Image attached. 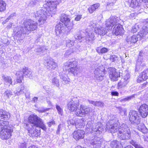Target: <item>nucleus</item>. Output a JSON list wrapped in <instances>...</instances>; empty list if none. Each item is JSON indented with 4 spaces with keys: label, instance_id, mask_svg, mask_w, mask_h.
<instances>
[{
    "label": "nucleus",
    "instance_id": "1",
    "mask_svg": "<svg viewBox=\"0 0 148 148\" xmlns=\"http://www.w3.org/2000/svg\"><path fill=\"white\" fill-rule=\"evenodd\" d=\"M60 2V0L54 1H45L44 7L34 13L35 17L38 20L39 25H42L45 22L47 16H52V14L56 10L57 5Z\"/></svg>",
    "mask_w": 148,
    "mask_h": 148
},
{
    "label": "nucleus",
    "instance_id": "2",
    "mask_svg": "<svg viewBox=\"0 0 148 148\" xmlns=\"http://www.w3.org/2000/svg\"><path fill=\"white\" fill-rule=\"evenodd\" d=\"M114 16H111L106 21L105 25L107 27H109V30L111 29L112 27L115 25L113 28L112 33L117 36L123 33L124 30L122 26L120 24L118 23L119 19Z\"/></svg>",
    "mask_w": 148,
    "mask_h": 148
},
{
    "label": "nucleus",
    "instance_id": "3",
    "mask_svg": "<svg viewBox=\"0 0 148 148\" xmlns=\"http://www.w3.org/2000/svg\"><path fill=\"white\" fill-rule=\"evenodd\" d=\"M38 23L36 22L31 19L25 20L22 27L19 28L17 32V35L18 36L22 34H25L29 31H34L37 27Z\"/></svg>",
    "mask_w": 148,
    "mask_h": 148
},
{
    "label": "nucleus",
    "instance_id": "4",
    "mask_svg": "<svg viewBox=\"0 0 148 148\" xmlns=\"http://www.w3.org/2000/svg\"><path fill=\"white\" fill-rule=\"evenodd\" d=\"M28 122L32 124V127L34 126L41 128L44 130H46V128L44 124L42 119L35 114L30 115L28 118Z\"/></svg>",
    "mask_w": 148,
    "mask_h": 148
},
{
    "label": "nucleus",
    "instance_id": "5",
    "mask_svg": "<svg viewBox=\"0 0 148 148\" xmlns=\"http://www.w3.org/2000/svg\"><path fill=\"white\" fill-rule=\"evenodd\" d=\"M118 133V137L121 139L127 140L130 137V131L127 126L124 123L120 126Z\"/></svg>",
    "mask_w": 148,
    "mask_h": 148
},
{
    "label": "nucleus",
    "instance_id": "6",
    "mask_svg": "<svg viewBox=\"0 0 148 148\" xmlns=\"http://www.w3.org/2000/svg\"><path fill=\"white\" fill-rule=\"evenodd\" d=\"M114 122V120H110L106 125V130L112 133L119 131V129L120 127V124L119 121H117L116 123L112 124Z\"/></svg>",
    "mask_w": 148,
    "mask_h": 148
},
{
    "label": "nucleus",
    "instance_id": "7",
    "mask_svg": "<svg viewBox=\"0 0 148 148\" xmlns=\"http://www.w3.org/2000/svg\"><path fill=\"white\" fill-rule=\"evenodd\" d=\"M129 116L130 120L132 124L138 125L140 123V116L137 111H130L129 113Z\"/></svg>",
    "mask_w": 148,
    "mask_h": 148
},
{
    "label": "nucleus",
    "instance_id": "8",
    "mask_svg": "<svg viewBox=\"0 0 148 148\" xmlns=\"http://www.w3.org/2000/svg\"><path fill=\"white\" fill-rule=\"evenodd\" d=\"M60 20L64 24L69 31L73 28L74 24L73 21H70V16H69L64 14H62Z\"/></svg>",
    "mask_w": 148,
    "mask_h": 148
},
{
    "label": "nucleus",
    "instance_id": "9",
    "mask_svg": "<svg viewBox=\"0 0 148 148\" xmlns=\"http://www.w3.org/2000/svg\"><path fill=\"white\" fill-rule=\"evenodd\" d=\"M90 110V108L86 106L81 105L79 108L75 110V114L78 116L84 117L86 114H88Z\"/></svg>",
    "mask_w": 148,
    "mask_h": 148
},
{
    "label": "nucleus",
    "instance_id": "10",
    "mask_svg": "<svg viewBox=\"0 0 148 148\" xmlns=\"http://www.w3.org/2000/svg\"><path fill=\"white\" fill-rule=\"evenodd\" d=\"M104 70V69L102 66H99L94 71L95 79L99 82L103 80L105 75Z\"/></svg>",
    "mask_w": 148,
    "mask_h": 148
},
{
    "label": "nucleus",
    "instance_id": "11",
    "mask_svg": "<svg viewBox=\"0 0 148 148\" xmlns=\"http://www.w3.org/2000/svg\"><path fill=\"white\" fill-rule=\"evenodd\" d=\"M13 128H10L7 129H2L0 132V137L2 140H7L11 136Z\"/></svg>",
    "mask_w": 148,
    "mask_h": 148
},
{
    "label": "nucleus",
    "instance_id": "12",
    "mask_svg": "<svg viewBox=\"0 0 148 148\" xmlns=\"http://www.w3.org/2000/svg\"><path fill=\"white\" fill-rule=\"evenodd\" d=\"M45 63L48 69H55L57 67V64L51 58L48 57L45 59Z\"/></svg>",
    "mask_w": 148,
    "mask_h": 148
},
{
    "label": "nucleus",
    "instance_id": "13",
    "mask_svg": "<svg viewBox=\"0 0 148 148\" xmlns=\"http://www.w3.org/2000/svg\"><path fill=\"white\" fill-rule=\"evenodd\" d=\"M89 142L93 148H100L102 143V140L99 137H95L89 140Z\"/></svg>",
    "mask_w": 148,
    "mask_h": 148
},
{
    "label": "nucleus",
    "instance_id": "14",
    "mask_svg": "<svg viewBox=\"0 0 148 148\" xmlns=\"http://www.w3.org/2000/svg\"><path fill=\"white\" fill-rule=\"evenodd\" d=\"M79 100L77 99H74L71 100L68 104V108L71 111H75L79 105Z\"/></svg>",
    "mask_w": 148,
    "mask_h": 148
},
{
    "label": "nucleus",
    "instance_id": "15",
    "mask_svg": "<svg viewBox=\"0 0 148 148\" xmlns=\"http://www.w3.org/2000/svg\"><path fill=\"white\" fill-rule=\"evenodd\" d=\"M138 111L141 116L143 118L146 117L148 115V106L144 104L138 108Z\"/></svg>",
    "mask_w": 148,
    "mask_h": 148
},
{
    "label": "nucleus",
    "instance_id": "16",
    "mask_svg": "<svg viewBox=\"0 0 148 148\" xmlns=\"http://www.w3.org/2000/svg\"><path fill=\"white\" fill-rule=\"evenodd\" d=\"M85 132L82 130H77L74 131L72 134L73 138L76 140H77L82 139L84 137Z\"/></svg>",
    "mask_w": 148,
    "mask_h": 148
},
{
    "label": "nucleus",
    "instance_id": "17",
    "mask_svg": "<svg viewBox=\"0 0 148 148\" xmlns=\"http://www.w3.org/2000/svg\"><path fill=\"white\" fill-rule=\"evenodd\" d=\"M110 71L109 77L111 80L113 81L117 80V78L120 77V75L118 72H116V69L114 68H110Z\"/></svg>",
    "mask_w": 148,
    "mask_h": 148
},
{
    "label": "nucleus",
    "instance_id": "18",
    "mask_svg": "<svg viewBox=\"0 0 148 148\" xmlns=\"http://www.w3.org/2000/svg\"><path fill=\"white\" fill-rule=\"evenodd\" d=\"M106 28L103 27H97L95 29V31L96 34L100 36H103L107 33V31H109V27H107Z\"/></svg>",
    "mask_w": 148,
    "mask_h": 148
},
{
    "label": "nucleus",
    "instance_id": "19",
    "mask_svg": "<svg viewBox=\"0 0 148 148\" xmlns=\"http://www.w3.org/2000/svg\"><path fill=\"white\" fill-rule=\"evenodd\" d=\"M82 69L79 66H77L75 67H71L69 69V71L73 74L74 75L79 76V73L82 71Z\"/></svg>",
    "mask_w": 148,
    "mask_h": 148
},
{
    "label": "nucleus",
    "instance_id": "20",
    "mask_svg": "<svg viewBox=\"0 0 148 148\" xmlns=\"http://www.w3.org/2000/svg\"><path fill=\"white\" fill-rule=\"evenodd\" d=\"M103 131V129L101 127V125L100 123L96 124L95 126L93 127L92 129L91 130L90 133H93L97 134Z\"/></svg>",
    "mask_w": 148,
    "mask_h": 148
},
{
    "label": "nucleus",
    "instance_id": "21",
    "mask_svg": "<svg viewBox=\"0 0 148 148\" xmlns=\"http://www.w3.org/2000/svg\"><path fill=\"white\" fill-rule=\"evenodd\" d=\"M64 27L63 24L60 23L57 25L55 27V32L57 36H59L60 34H62L64 33Z\"/></svg>",
    "mask_w": 148,
    "mask_h": 148
},
{
    "label": "nucleus",
    "instance_id": "22",
    "mask_svg": "<svg viewBox=\"0 0 148 148\" xmlns=\"http://www.w3.org/2000/svg\"><path fill=\"white\" fill-rule=\"evenodd\" d=\"M10 128H13V127L9 124V122L8 121L0 119V129H7Z\"/></svg>",
    "mask_w": 148,
    "mask_h": 148
},
{
    "label": "nucleus",
    "instance_id": "23",
    "mask_svg": "<svg viewBox=\"0 0 148 148\" xmlns=\"http://www.w3.org/2000/svg\"><path fill=\"white\" fill-rule=\"evenodd\" d=\"M66 67L70 68L74 67L77 66V61L75 59L70 60L64 64Z\"/></svg>",
    "mask_w": 148,
    "mask_h": 148
},
{
    "label": "nucleus",
    "instance_id": "24",
    "mask_svg": "<svg viewBox=\"0 0 148 148\" xmlns=\"http://www.w3.org/2000/svg\"><path fill=\"white\" fill-rule=\"evenodd\" d=\"M20 71L22 72L23 76H24L26 77H28L30 78H31L32 77V72L30 69H28L27 68L25 67L23 69L22 71Z\"/></svg>",
    "mask_w": 148,
    "mask_h": 148
},
{
    "label": "nucleus",
    "instance_id": "25",
    "mask_svg": "<svg viewBox=\"0 0 148 148\" xmlns=\"http://www.w3.org/2000/svg\"><path fill=\"white\" fill-rule=\"evenodd\" d=\"M126 40L129 43H135L138 40V38L135 35L132 36H128L126 38Z\"/></svg>",
    "mask_w": 148,
    "mask_h": 148
},
{
    "label": "nucleus",
    "instance_id": "26",
    "mask_svg": "<svg viewBox=\"0 0 148 148\" xmlns=\"http://www.w3.org/2000/svg\"><path fill=\"white\" fill-rule=\"evenodd\" d=\"M145 66L144 63L138 59L136 62V70L137 71H141Z\"/></svg>",
    "mask_w": 148,
    "mask_h": 148
},
{
    "label": "nucleus",
    "instance_id": "27",
    "mask_svg": "<svg viewBox=\"0 0 148 148\" xmlns=\"http://www.w3.org/2000/svg\"><path fill=\"white\" fill-rule=\"evenodd\" d=\"M141 3L140 0H132L131 3V6L134 8H138L140 7Z\"/></svg>",
    "mask_w": 148,
    "mask_h": 148
},
{
    "label": "nucleus",
    "instance_id": "28",
    "mask_svg": "<svg viewBox=\"0 0 148 148\" xmlns=\"http://www.w3.org/2000/svg\"><path fill=\"white\" fill-rule=\"evenodd\" d=\"M29 132L33 137H38L40 135V130L35 129L34 130H29Z\"/></svg>",
    "mask_w": 148,
    "mask_h": 148
},
{
    "label": "nucleus",
    "instance_id": "29",
    "mask_svg": "<svg viewBox=\"0 0 148 148\" xmlns=\"http://www.w3.org/2000/svg\"><path fill=\"white\" fill-rule=\"evenodd\" d=\"M120 143L117 140H113L111 141L110 145L112 148H121Z\"/></svg>",
    "mask_w": 148,
    "mask_h": 148
},
{
    "label": "nucleus",
    "instance_id": "30",
    "mask_svg": "<svg viewBox=\"0 0 148 148\" xmlns=\"http://www.w3.org/2000/svg\"><path fill=\"white\" fill-rule=\"evenodd\" d=\"M9 113L5 111H0V117L1 119L6 120L9 119Z\"/></svg>",
    "mask_w": 148,
    "mask_h": 148
},
{
    "label": "nucleus",
    "instance_id": "31",
    "mask_svg": "<svg viewBox=\"0 0 148 148\" xmlns=\"http://www.w3.org/2000/svg\"><path fill=\"white\" fill-rule=\"evenodd\" d=\"M128 82L129 81L125 80L122 78L118 83V88H121L125 86Z\"/></svg>",
    "mask_w": 148,
    "mask_h": 148
},
{
    "label": "nucleus",
    "instance_id": "32",
    "mask_svg": "<svg viewBox=\"0 0 148 148\" xmlns=\"http://www.w3.org/2000/svg\"><path fill=\"white\" fill-rule=\"evenodd\" d=\"M138 129L144 134L148 132L147 128L143 123L141 124L138 126Z\"/></svg>",
    "mask_w": 148,
    "mask_h": 148
},
{
    "label": "nucleus",
    "instance_id": "33",
    "mask_svg": "<svg viewBox=\"0 0 148 148\" xmlns=\"http://www.w3.org/2000/svg\"><path fill=\"white\" fill-rule=\"evenodd\" d=\"M61 79L63 82V84H69V79L68 78L67 76L65 75H60Z\"/></svg>",
    "mask_w": 148,
    "mask_h": 148
},
{
    "label": "nucleus",
    "instance_id": "34",
    "mask_svg": "<svg viewBox=\"0 0 148 148\" xmlns=\"http://www.w3.org/2000/svg\"><path fill=\"white\" fill-rule=\"evenodd\" d=\"M148 32V30L147 27H145L144 29H143L142 30H141L138 32V34L140 37L143 38L147 34Z\"/></svg>",
    "mask_w": 148,
    "mask_h": 148
},
{
    "label": "nucleus",
    "instance_id": "35",
    "mask_svg": "<svg viewBox=\"0 0 148 148\" xmlns=\"http://www.w3.org/2000/svg\"><path fill=\"white\" fill-rule=\"evenodd\" d=\"M16 75L17 76V82L18 83H21L22 82V80L23 79V75L22 72L17 71Z\"/></svg>",
    "mask_w": 148,
    "mask_h": 148
},
{
    "label": "nucleus",
    "instance_id": "36",
    "mask_svg": "<svg viewBox=\"0 0 148 148\" xmlns=\"http://www.w3.org/2000/svg\"><path fill=\"white\" fill-rule=\"evenodd\" d=\"M99 6V4L97 3L92 5L88 8V10L90 13H92L96 9L98 8Z\"/></svg>",
    "mask_w": 148,
    "mask_h": 148
},
{
    "label": "nucleus",
    "instance_id": "37",
    "mask_svg": "<svg viewBox=\"0 0 148 148\" xmlns=\"http://www.w3.org/2000/svg\"><path fill=\"white\" fill-rule=\"evenodd\" d=\"M97 52L99 54H103L107 53L108 51V49L105 47L100 49L98 47L96 49Z\"/></svg>",
    "mask_w": 148,
    "mask_h": 148
},
{
    "label": "nucleus",
    "instance_id": "38",
    "mask_svg": "<svg viewBox=\"0 0 148 148\" xmlns=\"http://www.w3.org/2000/svg\"><path fill=\"white\" fill-rule=\"evenodd\" d=\"M6 5L5 1L0 0V12L3 11L5 10Z\"/></svg>",
    "mask_w": 148,
    "mask_h": 148
},
{
    "label": "nucleus",
    "instance_id": "39",
    "mask_svg": "<svg viewBox=\"0 0 148 148\" xmlns=\"http://www.w3.org/2000/svg\"><path fill=\"white\" fill-rule=\"evenodd\" d=\"M51 82L53 85L59 87L60 86L59 80L56 77H54L52 79Z\"/></svg>",
    "mask_w": 148,
    "mask_h": 148
},
{
    "label": "nucleus",
    "instance_id": "40",
    "mask_svg": "<svg viewBox=\"0 0 148 148\" xmlns=\"http://www.w3.org/2000/svg\"><path fill=\"white\" fill-rule=\"evenodd\" d=\"M130 143L134 146L135 148H143L139 143L135 140H131L130 142Z\"/></svg>",
    "mask_w": 148,
    "mask_h": 148
},
{
    "label": "nucleus",
    "instance_id": "41",
    "mask_svg": "<svg viewBox=\"0 0 148 148\" xmlns=\"http://www.w3.org/2000/svg\"><path fill=\"white\" fill-rule=\"evenodd\" d=\"M134 97V95H132L130 96H128L125 98L121 99L120 101L121 102H125L126 101H129L133 99Z\"/></svg>",
    "mask_w": 148,
    "mask_h": 148
},
{
    "label": "nucleus",
    "instance_id": "42",
    "mask_svg": "<svg viewBox=\"0 0 148 148\" xmlns=\"http://www.w3.org/2000/svg\"><path fill=\"white\" fill-rule=\"evenodd\" d=\"M86 130L88 132H90L91 130L92 129L93 126V123L91 121H89L86 125Z\"/></svg>",
    "mask_w": 148,
    "mask_h": 148
},
{
    "label": "nucleus",
    "instance_id": "43",
    "mask_svg": "<svg viewBox=\"0 0 148 148\" xmlns=\"http://www.w3.org/2000/svg\"><path fill=\"white\" fill-rule=\"evenodd\" d=\"M110 59L111 61L115 62H117L119 60V58L116 55H111Z\"/></svg>",
    "mask_w": 148,
    "mask_h": 148
},
{
    "label": "nucleus",
    "instance_id": "44",
    "mask_svg": "<svg viewBox=\"0 0 148 148\" xmlns=\"http://www.w3.org/2000/svg\"><path fill=\"white\" fill-rule=\"evenodd\" d=\"M148 73V71L147 70H145L142 72L141 74H140L144 79V80H145L148 79V76L147 75Z\"/></svg>",
    "mask_w": 148,
    "mask_h": 148
},
{
    "label": "nucleus",
    "instance_id": "45",
    "mask_svg": "<svg viewBox=\"0 0 148 148\" xmlns=\"http://www.w3.org/2000/svg\"><path fill=\"white\" fill-rule=\"evenodd\" d=\"M13 95L12 92L10 90H6L4 93V96L6 97L7 98H9Z\"/></svg>",
    "mask_w": 148,
    "mask_h": 148
},
{
    "label": "nucleus",
    "instance_id": "46",
    "mask_svg": "<svg viewBox=\"0 0 148 148\" xmlns=\"http://www.w3.org/2000/svg\"><path fill=\"white\" fill-rule=\"evenodd\" d=\"M66 46L68 47L71 48L74 45V42L69 39H68L66 40Z\"/></svg>",
    "mask_w": 148,
    "mask_h": 148
},
{
    "label": "nucleus",
    "instance_id": "47",
    "mask_svg": "<svg viewBox=\"0 0 148 148\" xmlns=\"http://www.w3.org/2000/svg\"><path fill=\"white\" fill-rule=\"evenodd\" d=\"M3 78L5 83H8L10 84H12V79L10 77H5Z\"/></svg>",
    "mask_w": 148,
    "mask_h": 148
},
{
    "label": "nucleus",
    "instance_id": "48",
    "mask_svg": "<svg viewBox=\"0 0 148 148\" xmlns=\"http://www.w3.org/2000/svg\"><path fill=\"white\" fill-rule=\"evenodd\" d=\"M26 140L25 139V140H24L23 142H20L18 145L19 148H26Z\"/></svg>",
    "mask_w": 148,
    "mask_h": 148
},
{
    "label": "nucleus",
    "instance_id": "49",
    "mask_svg": "<svg viewBox=\"0 0 148 148\" xmlns=\"http://www.w3.org/2000/svg\"><path fill=\"white\" fill-rule=\"evenodd\" d=\"M104 103L102 102L101 101H96L95 106L103 107L104 106Z\"/></svg>",
    "mask_w": 148,
    "mask_h": 148
},
{
    "label": "nucleus",
    "instance_id": "50",
    "mask_svg": "<svg viewBox=\"0 0 148 148\" xmlns=\"http://www.w3.org/2000/svg\"><path fill=\"white\" fill-rule=\"evenodd\" d=\"M56 108L57 110L58 113L61 115H62L63 114L62 109L59 106L57 105H56Z\"/></svg>",
    "mask_w": 148,
    "mask_h": 148
},
{
    "label": "nucleus",
    "instance_id": "51",
    "mask_svg": "<svg viewBox=\"0 0 148 148\" xmlns=\"http://www.w3.org/2000/svg\"><path fill=\"white\" fill-rule=\"evenodd\" d=\"M25 88L23 85H21V88L19 91L16 93L17 95H19L20 94H22L24 92V90H25Z\"/></svg>",
    "mask_w": 148,
    "mask_h": 148
},
{
    "label": "nucleus",
    "instance_id": "52",
    "mask_svg": "<svg viewBox=\"0 0 148 148\" xmlns=\"http://www.w3.org/2000/svg\"><path fill=\"white\" fill-rule=\"evenodd\" d=\"M138 29V25H135L134 26H133L132 27L131 30L132 32L133 33L136 32L137 31Z\"/></svg>",
    "mask_w": 148,
    "mask_h": 148
},
{
    "label": "nucleus",
    "instance_id": "53",
    "mask_svg": "<svg viewBox=\"0 0 148 148\" xmlns=\"http://www.w3.org/2000/svg\"><path fill=\"white\" fill-rule=\"evenodd\" d=\"M87 35L86 36L85 38L87 42H91L92 40L91 39V38L90 37V33H87L86 32Z\"/></svg>",
    "mask_w": 148,
    "mask_h": 148
},
{
    "label": "nucleus",
    "instance_id": "54",
    "mask_svg": "<svg viewBox=\"0 0 148 148\" xmlns=\"http://www.w3.org/2000/svg\"><path fill=\"white\" fill-rule=\"evenodd\" d=\"M41 0H32L30 2V4L32 5H36Z\"/></svg>",
    "mask_w": 148,
    "mask_h": 148
},
{
    "label": "nucleus",
    "instance_id": "55",
    "mask_svg": "<svg viewBox=\"0 0 148 148\" xmlns=\"http://www.w3.org/2000/svg\"><path fill=\"white\" fill-rule=\"evenodd\" d=\"M25 95L26 98H29L30 97V92L28 90L26 89L25 90Z\"/></svg>",
    "mask_w": 148,
    "mask_h": 148
},
{
    "label": "nucleus",
    "instance_id": "56",
    "mask_svg": "<svg viewBox=\"0 0 148 148\" xmlns=\"http://www.w3.org/2000/svg\"><path fill=\"white\" fill-rule=\"evenodd\" d=\"M130 77V75L128 73L126 74L125 76H124L123 78V79L125 80L129 81V79Z\"/></svg>",
    "mask_w": 148,
    "mask_h": 148
},
{
    "label": "nucleus",
    "instance_id": "57",
    "mask_svg": "<svg viewBox=\"0 0 148 148\" xmlns=\"http://www.w3.org/2000/svg\"><path fill=\"white\" fill-rule=\"evenodd\" d=\"M74 36L75 38L79 40L82 38L81 36L79 35V32H78L77 34H75Z\"/></svg>",
    "mask_w": 148,
    "mask_h": 148
},
{
    "label": "nucleus",
    "instance_id": "58",
    "mask_svg": "<svg viewBox=\"0 0 148 148\" xmlns=\"http://www.w3.org/2000/svg\"><path fill=\"white\" fill-rule=\"evenodd\" d=\"M82 18V15H77L76 16L74 20L76 21H78L80 20Z\"/></svg>",
    "mask_w": 148,
    "mask_h": 148
},
{
    "label": "nucleus",
    "instance_id": "59",
    "mask_svg": "<svg viewBox=\"0 0 148 148\" xmlns=\"http://www.w3.org/2000/svg\"><path fill=\"white\" fill-rule=\"evenodd\" d=\"M42 50V48L40 47H37L36 48L35 51L36 52H41Z\"/></svg>",
    "mask_w": 148,
    "mask_h": 148
},
{
    "label": "nucleus",
    "instance_id": "60",
    "mask_svg": "<svg viewBox=\"0 0 148 148\" xmlns=\"http://www.w3.org/2000/svg\"><path fill=\"white\" fill-rule=\"evenodd\" d=\"M143 80H144V79L140 75L138 77V78L137 80V82L140 83L142 82Z\"/></svg>",
    "mask_w": 148,
    "mask_h": 148
},
{
    "label": "nucleus",
    "instance_id": "61",
    "mask_svg": "<svg viewBox=\"0 0 148 148\" xmlns=\"http://www.w3.org/2000/svg\"><path fill=\"white\" fill-rule=\"evenodd\" d=\"M68 123L69 124H70L72 125H74L75 124V121L73 119H70L68 121Z\"/></svg>",
    "mask_w": 148,
    "mask_h": 148
},
{
    "label": "nucleus",
    "instance_id": "62",
    "mask_svg": "<svg viewBox=\"0 0 148 148\" xmlns=\"http://www.w3.org/2000/svg\"><path fill=\"white\" fill-rule=\"evenodd\" d=\"M61 124H59L58 126L57 130L56 131V134H60V132L61 130Z\"/></svg>",
    "mask_w": 148,
    "mask_h": 148
},
{
    "label": "nucleus",
    "instance_id": "63",
    "mask_svg": "<svg viewBox=\"0 0 148 148\" xmlns=\"http://www.w3.org/2000/svg\"><path fill=\"white\" fill-rule=\"evenodd\" d=\"M55 124V123L54 121H51V122L48 123V125L49 127H51L52 125H53Z\"/></svg>",
    "mask_w": 148,
    "mask_h": 148
},
{
    "label": "nucleus",
    "instance_id": "64",
    "mask_svg": "<svg viewBox=\"0 0 148 148\" xmlns=\"http://www.w3.org/2000/svg\"><path fill=\"white\" fill-rule=\"evenodd\" d=\"M89 33H90V37L91 38H90L92 40H94L95 37L94 33L90 32Z\"/></svg>",
    "mask_w": 148,
    "mask_h": 148
}]
</instances>
